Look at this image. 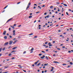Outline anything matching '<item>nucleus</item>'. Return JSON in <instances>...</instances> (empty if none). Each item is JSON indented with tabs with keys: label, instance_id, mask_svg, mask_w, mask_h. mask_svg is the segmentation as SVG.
<instances>
[{
	"label": "nucleus",
	"instance_id": "nucleus-44",
	"mask_svg": "<svg viewBox=\"0 0 73 73\" xmlns=\"http://www.w3.org/2000/svg\"><path fill=\"white\" fill-rule=\"evenodd\" d=\"M13 33H15V30H14L13 31Z\"/></svg>",
	"mask_w": 73,
	"mask_h": 73
},
{
	"label": "nucleus",
	"instance_id": "nucleus-6",
	"mask_svg": "<svg viewBox=\"0 0 73 73\" xmlns=\"http://www.w3.org/2000/svg\"><path fill=\"white\" fill-rule=\"evenodd\" d=\"M7 32L6 31H4L3 33V35H6V33Z\"/></svg>",
	"mask_w": 73,
	"mask_h": 73
},
{
	"label": "nucleus",
	"instance_id": "nucleus-16",
	"mask_svg": "<svg viewBox=\"0 0 73 73\" xmlns=\"http://www.w3.org/2000/svg\"><path fill=\"white\" fill-rule=\"evenodd\" d=\"M5 49V48H3L2 49V50H4Z\"/></svg>",
	"mask_w": 73,
	"mask_h": 73
},
{
	"label": "nucleus",
	"instance_id": "nucleus-10",
	"mask_svg": "<svg viewBox=\"0 0 73 73\" xmlns=\"http://www.w3.org/2000/svg\"><path fill=\"white\" fill-rule=\"evenodd\" d=\"M7 36H4V38H5V39H7Z\"/></svg>",
	"mask_w": 73,
	"mask_h": 73
},
{
	"label": "nucleus",
	"instance_id": "nucleus-36",
	"mask_svg": "<svg viewBox=\"0 0 73 73\" xmlns=\"http://www.w3.org/2000/svg\"><path fill=\"white\" fill-rule=\"evenodd\" d=\"M26 53V51H25L24 52H23V54H25V53Z\"/></svg>",
	"mask_w": 73,
	"mask_h": 73
},
{
	"label": "nucleus",
	"instance_id": "nucleus-8",
	"mask_svg": "<svg viewBox=\"0 0 73 73\" xmlns=\"http://www.w3.org/2000/svg\"><path fill=\"white\" fill-rule=\"evenodd\" d=\"M17 41H18L17 40H15L13 42V44H15V43H16V42H17Z\"/></svg>",
	"mask_w": 73,
	"mask_h": 73
},
{
	"label": "nucleus",
	"instance_id": "nucleus-39",
	"mask_svg": "<svg viewBox=\"0 0 73 73\" xmlns=\"http://www.w3.org/2000/svg\"><path fill=\"white\" fill-rule=\"evenodd\" d=\"M34 38H37V36H34Z\"/></svg>",
	"mask_w": 73,
	"mask_h": 73
},
{
	"label": "nucleus",
	"instance_id": "nucleus-54",
	"mask_svg": "<svg viewBox=\"0 0 73 73\" xmlns=\"http://www.w3.org/2000/svg\"><path fill=\"white\" fill-rule=\"evenodd\" d=\"M44 15H46V13H44Z\"/></svg>",
	"mask_w": 73,
	"mask_h": 73
},
{
	"label": "nucleus",
	"instance_id": "nucleus-32",
	"mask_svg": "<svg viewBox=\"0 0 73 73\" xmlns=\"http://www.w3.org/2000/svg\"><path fill=\"white\" fill-rule=\"evenodd\" d=\"M16 52V51L15 50H13L12 51V52Z\"/></svg>",
	"mask_w": 73,
	"mask_h": 73
},
{
	"label": "nucleus",
	"instance_id": "nucleus-14",
	"mask_svg": "<svg viewBox=\"0 0 73 73\" xmlns=\"http://www.w3.org/2000/svg\"><path fill=\"white\" fill-rule=\"evenodd\" d=\"M29 17V19H30V18H32V16H30Z\"/></svg>",
	"mask_w": 73,
	"mask_h": 73
},
{
	"label": "nucleus",
	"instance_id": "nucleus-56",
	"mask_svg": "<svg viewBox=\"0 0 73 73\" xmlns=\"http://www.w3.org/2000/svg\"><path fill=\"white\" fill-rule=\"evenodd\" d=\"M70 67V66H67V68H69Z\"/></svg>",
	"mask_w": 73,
	"mask_h": 73
},
{
	"label": "nucleus",
	"instance_id": "nucleus-3",
	"mask_svg": "<svg viewBox=\"0 0 73 73\" xmlns=\"http://www.w3.org/2000/svg\"><path fill=\"white\" fill-rule=\"evenodd\" d=\"M12 43H13V41L12 40L10 41L9 42V44L10 45H11V44H12Z\"/></svg>",
	"mask_w": 73,
	"mask_h": 73
},
{
	"label": "nucleus",
	"instance_id": "nucleus-4",
	"mask_svg": "<svg viewBox=\"0 0 73 73\" xmlns=\"http://www.w3.org/2000/svg\"><path fill=\"white\" fill-rule=\"evenodd\" d=\"M8 42L5 43L4 44V46H7V45H8Z\"/></svg>",
	"mask_w": 73,
	"mask_h": 73
},
{
	"label": "nucleus",
	"instance_id": "nucleus-50",
	"mask_svg": "<svg viewBox=\"0 0 73 73\" xmlns=\"http://www.w3.org/2000/svg\"><path fill=\"white\" fill-rule=\"evenodd\" d=\"M39 61H40L39 60H38L36 62L37 63H38V62H39Z\"/></svg>",
	"mask_w": 73,
	"mask_h": 73
},
{
	"label": "nucleus",
	"instance_id": "nucleus-29",
	"mask_svg": "<svg viewBox=\"0 0 73 73\" xmlns=\"http://www.w3.org/2000/svg\"><path fill=\"white\" fill-rule=\"evenodd\" d=\"M20 3H21V2H18L17 3V4H20Z\"/></svg>",
	"mask_w": 73,
	"mask_h": 73
},
{
	"label": "nucleus",
	"instance_id": "nucleus-31",
	"mask_svg": "<svg viewBox=\"0 0 73 73\" xmlns=\"http://www.w3.org/2000/svg\"><path fill=\"white\" fill-rule=\"evenodd\" d=\"M13 36H15V33H13Z\"/></svg>",
	"mask_w": 73,
	"mask_h": 73
},
{
	"label": "nucleus",
	"instance_id": "nucleus-38",
	"mask_svg": "<svg viewBox=\"0 0 73 73\" xmlns=\"http://www.w3.org/2000/svg\"><path fill=\"white\" fill-rule=\"evenodd\" d=\"M8 73V72H3V73Z\"/></svg>",
	"mask_w": 73,
	"mask_h": 73
},
{
	"label": "nucleus",
	"instance_id": "nucleus-45",
	"mask_svg": "<svg viewBox=\"0 0 73 73\" xmlns=\"http://www.w3.org/2000/svg\"><path fill=\"white\" fill-rule=\"evenodd\" d=\"M6 61H9V59H8L6 60Z\"/></svg>",
	"mask_w": 73,
	"mask_h": 73
},
{
	"label": "nucleus",
	"instance_id": "nucleus-2",
	"mask_svg": "<svg viewBox=\"0 0 73 73\" xmlns=\"http://www.w3.org/2000/svg\"><path fill=\"white\" fill-rule=\"evenodd\" d=\"M13 20V18H10L7 21L6 23H8V22H9V21H11V20Z\"/></svg>",
	"mask_w": 73,
	"mask_h": 73
},
{
	"label": "nucleus",
	"instance_id": "nucleus-27",
	"mask_svg": "<svg viewBox=\"0 0 73 73\" xmlns=\"http://www.w3.org/2000/svg\"><path fill=\"white\" fill-rule=\"evenodd\" d=\"M8 7V5H7L4 8V9H5V8H6L7 7Z\"/></svg>",
	"mask_w": 73,
	"mask_h": 73
},
{
	"label": "nucleus",
	"instance_id": "nucleus-11",
	"mask_svg": "<svg viewBox=\"0 0 73 73\" xmlns=\"http://www.w3.org/2000/svg\"><path fill=\"white\" fill-rule=\"evenodd\" d=\"M33 35V33H31V34H29V36H31V35Z\"/></svg>",
	"mask_w": 73,
	"mask_h": 73
},
{
	"label": "nucleus",
	"instance_id": "nucleus-25",
	"mask_svg": "<svg viewBox=\"0 0 73 73\" xmlns=\"http://www.w3.org/2000/svg\"><path fill=\"white\" fill-rule=\"evenodd\" d=\"M8 7V5H7L4 8V9H5V8H6L7 7Z\"/></svg>",
	"mask_w": 73,
	"mask_h": 73
},
{
	"label": "nucleus",
	"instance_id": "nucleus-41",
	"mask_svg": "<svg viewBox=\"0 0 73 73\" xmlns=\"http://www.w3.org/2000/svg\"><path fill=\"white\" fill-rule=\"evenodd\" d=\"M50 71H51V72H52V71H53V69H52L51 70H50Z\"/></svg>",
	"mask_w": 73,
	"mask_h": 73
},
{
	"label": "nucleus",
	"instance_id": "nucleus-18",
	"mask_svg": "<svg viewBox=\"0 0 73 73\" xmlns=\"http://www.w3.org/2000/svg\"><path fill=\"white\" fill-rule=\"evenodd\" d=\"M38 7L39 8V9H41V7H40V6H38Z\"/></svg>",
	"mask_w": 73,
	"mask_h": 73
},
{
	"label": "nucleus",
	"instance_id": "nucleus-33",
	"mask_svg": "<svg viewBox=\"0 0 73 73\" xmlns=\"http://www.w3.org/2000/svg\"><path fill=\"white\" fill-rule=\"evenodd\" d=\"M9 37H10V38H12V36H11V35H9Z\"/></svg>",
	"mask_w": 73,
	"mask_h": 73
},
{
	"label": "nucleus",
	"instance_id": "nucleus-19",
	"mask_svg": "<svg viewBox=\"0 0 73 73\" xmlns=\"http://www.w3.org/2000/svg\"><path fill=\"white\" fill-rule=\"evenodd\" d=\"M12 55V54L11 53H9V56H11Z\"/></svg>",
	"mask_w": 73,
	"mask_h": 73
},
{
	"label": "nucleus",
	"instance_id": "nucleus-20",
	"mask_svg": "<svg viewBox=\"0 0 73 73\" xmlns=\"http://www.w3.org/2000/svg\"><path fill=\"white\" fill-rule=\"evenodd\" d=\"M68 11L70 12H71V11H72V10H71V9H69Z\"/></svg>",
	"mask_w": 73,
	"mask_h": 73
},
{
	"label": "nucleus",
	"instance_id": "nucleus-17",
	"mask_svg": "<svg viewBox=\"0 0 73 73\" xmlns=\"http://www.w3.org/2000/svg\"><path fill=\"white\" fill-rule=\"evenodd\" d=\"M34 48H32L31 50V51H32V50H33Z\"/></svg>",
	"mask_w": 73,
	"mask_h": 73
},
{
	"label": "nucleus",
	"instance_id": "nucleus-63",
	"mask_svg": "<svg viewBox=\"0 0 73 73\" xmlns=\"http://www.w3.org/2000/svg\"><path fill=\"white\" fill-rule=\"evenodd\" d=\"M33 8H34V9H35V8H36V7H33Z\"/></svg>",
	"mask_w": 73,
	"mask_h": 73
},
{
	"label": "nucleus",
	"instance_id": "nucleus-28",
	"mask_svg": "<svg viewBox=\"0 0 73 73\" xmlns=\"http://www.w3.org/2000/svg\"><path fill=\"white\" fill-rule=\"evenodd\" d=\"M50 16L49 15H47L46 16V17H47V18H48Z\"/></svg>",
	"mask_w": 73,
	"mask_h": 73
},
{
	"label": "nucleus",
	"instance_id": "nucleus-53",
	"mask_svg": "<svg viewBox=\"0 0 73 73\" xmlns=\"http://www.w3.org/2000/svg\"><path fill=\"white\" fill-rule=\"evenodd\" d=\"M8 68V66L5 67V68Z\"/></svg>",
	"mask_w": 73,
	"mask_h": 73
},
{
	"label": "nucleus",
	"instance_id": "nucleus-15",
	"mask_svg": "<svg viewBox=\"0 0 73 73\" xmlns=\"http://www.w3.org/2000/svg\"><path fill=\"white\" fill-rule=\"evenodd\" d=\"M70 64L71 65H73V63H72V62H70Z\"/></svg>",
	"mask_w": 73,
	"mask_h": 73
},
{
	"label": "nucleus",
	"instance_id": "nucleus-40",
	"mask_svg": "<svg viewBox=\"0 0 73 73\" xmlns=\"http://www.w3.org/2000/svg\"><path fill=\"white\" fill-rule=\"evenodd\" d=\"M15 57H13L11 58V59H15Z\"/></svg>",
	"mask_w": 73,
	"mask_h": 73
},
{
	"label": "nucleus",
	"instance_id": "nucleus-55",
	"mask_svg": "<svg viewBox=\"0 0 73 73\" xmlns=\"http://www.w3.org/2000/svg\"><path fill=\"white\" fill-rule=\"evenodd\" d=\"M56 3H57V4H60L59 2H57Z\"/></svg>",
	"mask_w": 73,
	"mask_h": 73
},
{
	"label": "nucleus",
	"instance_id": "nucleus-24",
	"mask_svg": "<svg viewBox=\"0 0 73 73\" xmlns=\"http://www.w3.org/2000/svg\"><path fill=\"white\" fill-rule=\"evenodd\" d=\"M40 64H41L40 63H39L38 64H37V66H39V65H40Z\"/></svg>",
	"mask_w": 73,
	"mask_h": 73
},
{
	"label": "nucleus",
	"instance_id": "nucleus-58",
	"mask_svg": "<svg viewBox=\"0 0 73 73\" xmlns=\"http://www.w3.org/2000/svg\"><path fill=\"white\" fill-rule=\"evenodd\" d=\"M11 48V46H10V47H8V49H10V48Z\"/></svg>",
	"mask_w": 73,
	"mask_h": 73
},
{
	"label": "nucleus",
	"instance_id": "nucleus-43",
	"mask_svg": "<svg viewBox=\"0 0 73 73\" xmlns=\"http://www.w3.org/2000/svg\"><path fill=\"white\" fill-rule=\"evenodd\" d=\"M41 55H42V54H39V56H41Z\"/></svg>",
	"mask_w": 73,
	"mask_h": 73
},
{
	"label": "nucleus",
	"instance_id": "nucleus-34",
	"mask_svg": "<svg viewBox=\"0 0 73 73\" xmlns=\"http://www.w3.org/2000/svg\"><path fill=\"white\" fill-rule=\"evenodd\" d=\"M2 50V48H0V52H1V50Z\"/></svg>",
	"mask_w": 73,
	"mask_h": 73
},
{
	"label": "nucleus",
	"instance_id": "nucleus-5",
	"mask_svg": "<svg viewBox=\"0 0 73 73\" xmlns=\"http://www.w3.org/2000/svg\"><path fill=\"white\" fill-rule=\"evenodd\" d=\"M53 63H55V64H57V63H59V62L56 61H54L53 62Z\"/></svg>",
	"mask_w": 73,
	"mask_h": 73
},
{
	"label": "nucleus",
	"instance_id": "nucleus-60",
	"mask_svg": "<svg viewBox=\"0 0 73 73\" xmlns=\"http://www.w3.org/2000/svg\"><path fill=\"white\" fill-rule=\"evenodd\" d=\"M14 26L12 27V28L13 29H14Z\"/></svg>",
	"mask_w": 73,
	"mask_h": 73
},
{
	"label": "nucleus",
	"instance_id": "nucleus-52",
	"mask_svg": "<svg viewBox=\"0 0 73 73\" xmlns=\"http://www.w3.org/2000/svg\"><path fill=\"white\" fill-rule=\"evenodd\" d=\"M57 50H61V49L59 48H57Z\"/></svg>",
	"mask_w": 73,
	"mask_h": 73
},
{
	"label": "nucleus",
	"instance_id": "nucleus-35",
	"mask_svg": "<svg viewBox=\"0 0 73 73\" xmlns=\"http://www.w3.org/2000/svg\"><path fill=\"white\" fill-rule=\"evenodd\" d=\"M67 65V64H63V65Z\"/></svg>",
	"mask_w": 73,
	"mask_h": 73
},
{
	"label": "nucleus",
	"instance_id": "nucleus-13",
	"mask_svg": "<svg viewBox=\"0 0 73 73\" xmlns=\"http://www.w3.org/2000/svg\"><path fill=\"white\" fill-rule=\"evenodd\" d=\"M48 65V64H45L44 65V66H46V65Z\"/></svg>",
	"mask_w": 73,
	"mask_h": 73
},
{
	"label": "nucleus",
	"instance_id": "nucleus-30",
	"mask_svg": "<svg viewBox=\"0 0 73 73\" xmlns=\"http://www.w3.org/2000/svg\"><path fill=\"white\" fill-rule=\"evenodd\" d=\"M37 62H35V65H36V64H37Z\"/></svg>",
	"mask_w": 73,
	"mask_h": 73
},
{
	"label": "nucleus",
	"instance_id": "nucleus-1",
	"mask_svg": "<svg viewBox=\"0 0 73 73\" xmlns=\"http://www.w3.org/2000/svg\"><path fill=\"white\" fill-rule=\"evenodd\" d=\"M31 2H29L26 8V10H27V9H28V8H29V7H30V5H31Z\"/></svg>",
	"mask_w": 73,
	"mask_h": 73
},
{
	"label": "nucleus",
	"instance_id": "nucleus-46",
	"mask_svg": "<svg viewBox=\"0 0 73 73\" xmlns=\"http://www.w3.org/2000/svg\"><path fill=\"white\" fill-rule=\"evenodd\" d=\"M68 52H69V53H71V51L70 50H69L68 51Z\"/></svg>",
	"mask_w": 73,
	"mask_h": 73
},
{
	"label": "nucleus",
	"instance_id": "nucleus-61",
	"mask_svg": "<svg viewBox=\"0 0 73 73\" xmlns=\"http://www.w3.org/2000/svg\"><path fill=\"white\" fill-rule=\"evenodd\" d=\"M60 31H61V30H59L58 31V32H60Z\"/></svg>",
	"mask_w": 73,
	"mask_h": 73
},
{
	"label": "nucleus",
	"instance_id": "nucleus-23",
	"mask_svg": "<svg viewBox=\"0 0 73 73\" xmlns=\"http://www.w3.org/2000/svg\"><path fill=\"white\" fill-rule=\"evenodd\" d=\"M46 58H47V60H48V59H49V58H48V57L47 56H46Z\"/></svg>",
	"mask_w": 73,
	"mask_h": 73
},
{
	"label": "nucleus",
	"instance_id": "nucleus-21",
	"mask_svg": "<svg viewBox=\"0 0 73 73\" xmlns=\"http://www.w3.org/2000/svg\"><path fill=\"white\" fill-rule=\"evenodd\" d=\"M52 44H50V45H49V46H52Z\"/></svg>",
	"mask_w": 73,
	"mask_h": 73
},
{
	"label": "nucleus",
	"instance_id": "nucleus-59",
	"mask_svg": "<svg viewBox=\"0 0 73 73\" xmlns=\"http://www.w3.org/2000/svg\"><path fill=\"white\" fill-rule=\"evenodd\" d=\"M21 25H19V26H18V27H21Z\"/></svg>",
	"mask_w": 73,
	"mask_h": 73
},
{
	"label": "nucleus",
	"instance_id": "nucleus-42",
	"mask_svg": "<svg viewBox=\"0 0 73 73\" xmlns=\"http://www.w3.org/2000/svg\"><path fill=\"white\" fill-rule=\"evenodd\" d=\"M53 8V6H51L50 7V8Z\"/></svg>",
	"mask_w": 73,
	"mask_h": 73
},
{
	"label": "nucleus",
	"instance_id": "nucleus-37",
	"mask_svg": "<svg viewBox=\"0 0 73 73\" xmlns=\"http://www.w3.org/2000/svg\"><path fill=\"white\" fill-rule=\"evenodd\" d=\"M51 44V42H49L48 44V45H50Z\"/></svg>",
	"mask_w": 73,
	"mask_h": 73
},
{
	"label": "nucleus",
	"instance_id": "nucleus-7",
	"mask_svg": "<svg viewBox=\"0 0 73 73\" xmlns=\"http://www.w3.org/2000/svg\"><path fill=\"white\" fill-rule=\"evenodd\" d=\"M44 57H45V55H43L42 56L40 57V58L42 59H43Z\"/></svg>",
	"mask_w": 73,
	"mask_h": 73
},
{
	"label": "nucleus",
	"instance_id": "nucleus-51",
	"mask_svg": "<svg viewBox=\"0 0 73 73\" xmlns=\"http://www.w3.org/2000/svg\"><path fill=\"white\" fill-rule=\"evenodd\" d=\"M42 4V3H38V4H39V5H41Z\"/></svg>",
	"mask_w": 73,
	"mask_h": 73
},
{
	"label": "nucleus",
	"instance_id": "nucleus-49",
	"mask_svg": "<svg viewBox=\"0 0 73 73\" xmlns=\"http://www.w3.org/2000/svg\"><path fill=\"white\" fill-rule=\"evenodd\" d=\"M34 5H35V6H37V5L36 4H35Z\"/></svg>",
	"mask_w": 73,
	"mask_h": 73
},
{
	"label": "nucleus",
	"instance_id": "nucleus-9",
	"mask_svg": "<svg viewBox=\"0 0 73 73\" xmlns=\"http://www.w3.org/2000/svg\"><path fill=\"white\" fill-rule=\"evenodd\" d=\"M17 48V47H14L13 48H12V49H16V48Z\"/></svg>",
	"mask_w": 73,
	"mask_h": 73
},
{
	"label": "nucleus",
	"instance_id": "nucleus-48",
	"mask_svg": "<svg viewBox=\"0 0 73 73\" xmlns=\"http://www.w3.org/2000/svg\"><path fill=\"white\" fill-rule=\"evenodd\" d=\"M23 71H24V72H25V73L26 72H27V71H26V70H23Z\"/></svg>",
	"mask_w": 73,
	"mask_h": 73
},
{
	"label": "nucleus",
	"instance_id": "nucleus-64",
	"mask_svg": "<svg viewBox=\"0 0 73 73\" xmlns=\"http://www.w3.org/2000/svg\"><path fill=\"white\" fill-rule=\"evenodd\" d=\"M44 71H42V73H44Z\"/></svg>",
	"mask_w": 73,
	"mask_h": 73
},
{
	"label": "nucleus",
	"instance_id": "nucleus-47",
	"mask_svg": "<svg viewBox=\"0 0 73 73\" xmlns=\"http://www.w3.org/2000/svg\"><path fill=\"white\" fill-rule=\"evenodd\" d=\"M41 52H42V53H45V51H42Z\"/></svg>",
	"mask_w": 73,
	"mask_h": 73
},
{
	"label": "nucleus",
	"instance_id": "nucleus-62",
	"mask_svg": "<svg viewBox=\"0 0 73 73\" xmlns=\"http://www.w3.org/2000/svg\"><path fill=\"white\" fill-rule=\"evenodd\" d=\"M45 7V5H43L42 6V7Z\"/></svg>",
	"mask_w": 73,
	"mask_h": 73
},
{
	"label": "nucleus",
	"instance_id": "nucleus-57",
	"mask_svg": "<svg viewBox=\"0 0 73 73\" xmlns=\"http://www.w3.org/2000/svg\"><path fill=\"white\" fill-rule=\"evenodd\" d=\"M48 44V42H45V44Z\"/></svg>",
	"mask_w": 73,
	"mask_h": 73
},
{
	"label": "nucleus",
	"instance_id": "nucleus-12",
	"mask_svg": "<svg viewBox=\"0 0 73 73\" xmlns=\"http://www.w3.org/2000/svg\"><path fill=\"white\" fill-rule=\"evenodd\" d=\"M63 5L64 6H65V7H67V5L65 4H63Z\"/></svg>",
	"mask_w": 73,
	"mask_h": 73
},
{
	"label": "nucleus",
	"instance_id": "nucleus-26",
	"mask_svg": "<svg viewBox=\"0 0 73 73\" xmlns=\"http://www.w3.org/2000/svg\"><path fill=\"white\" fill-rule=\"evenodd\" d=\"M8 7V5H7L4 8V9H5V8H6L7 7Z\"/></svg>",
	"mask_w": 73,
	"mask_h": 73
},
{
	"label": "nucleus",
	"instance_id": "nucleus-22",
	"mask_svg": "<svg viewBox=\"0 0 73 73\" xmlns=\"http://www.w3.org/2000/svg\"><path fill=\"white\" fill-rule=\"evenodd\" d=\"M66 14L67 15H69V14H68V12H66Z\"/></svg>",
	"mask_w": 73,
	"mask_h": 73
}]
</instances>
